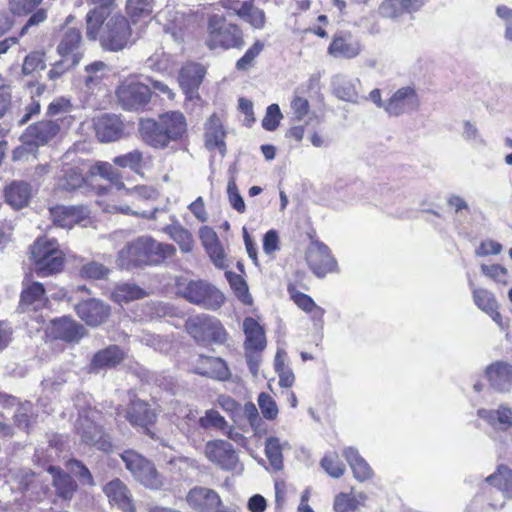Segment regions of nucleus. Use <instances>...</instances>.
Here are the masks:
<instances>
[{
	"label": "nucleus",
	"mask_w": 512,
	"mask_h": 512,
	"mask_svg": "<svg viewBox=\"0 0 512 512\" xmlns=\"http://www.w3.org/2000/svg\"><path fill=\"white\" fill-rule=\"evenodd\" d=\"M138 131L147 145L165 149L171 143L182 142L188 137V124L181 111L172 110L159 114L157 119H141Z\"/></svg>",
	"instance_id": "obj_1"
},
{
	"label": "nucleus",
	"mask_w": 512,
	"mask_h": 512,
	"mask_svg": "<svg viewBox=\"0 0 512 512\" xmlns=\"http://www.w3.org/2000/svg\"><path fill=\"white\" fill-rule=\"evenodd\" d=\"M27 255L32 272L39 278L53 277L65 270L67 256L56 238L38 236L29 245Z\"/></svg>",
	"instance_id": "obj_2"
},
{
	"label": "nucleus",
	"mask_w": 512,
	"mask_h": 512,
	"mask_svg": "<svg viewBox=\"0 0 512 512\" xmlns=\"http://www.w3.org/2000/svg\"><path fill=\"white\" fill-rule=\"evenodd\" d=\"M175 255L174 245L158 242L151 236L138 237L120 251V259L127 268L161 265Z\"/></svg>",
	"instance_id": "obj_3"
},
{
	"label": "nucleus",
	"mask_w": 512,
	"mask_h": 512,
	"mask_svg": "<svg viewBox=\"0 0 512 512\" xmlns=\"http://www.w3.org/2000/svg\"><path fill=\"white\" fill-rule=\"evenodd\" d=\"M204 44L210 51L241 50L245 46L244 30L222 14H210L206 20Z\"/></svg>",
	"instance_id": "obj_4"
},
{
	"label": "nucleus",
	"mask_w": 512,
	"mask_h": 512,
	"mask_svg": "<svg viewBox=\"0 0 512 512\" xmlns=\"http://www.w3.org/2000/svg\"><path fill=\"white\" fill-rule=\"evenodd\" d=\"M176 296L190 304L207 310H218L225 303V295L212 283L203 279H189L184 276L175 278Z\"/></svg>",
	"instance_id": "obj_5"
},
{
	"label": "nucleus",
	"mask_w": 512,
	"mask_h": 512,
	"mask_svg": "<svg viewBox=\"0 0 512 512\" xmlns=\"http://www.w3.org/2000/svg\"><path fill=\"white\" fill-rule=\"evenodd\" d=\"M185 330L194 341L202 346L224 344L228 333L219 319L208 314L189 317L184 324Z\"/></svg>",
	"instance_id": "obj_6"
},
{
	"label": "nucleus",
	"mask_w": 512,
	"mask_h": 512,
	"mask_svg": "<svg viewBox=\"0 0 512 512\" xmlns=\"http://www.w3.org/2000/svg\"><path fill=\"white\" fill-rule=\"evenodd\" d=\"M115 95L119 105L126 111H143L150 104L152 89L141 81V76L131 74L119 82Z\"/></svg>",
	"instance_id": "obj_7"
},
{
	"label": "nucleus",
	"mask_w": 512,
	"mask_h": 512,
	"mask_svg": "<svg viewBox=\"0 0 512 512\" xmlns=\"http://www.w3.org/2000/svg\"><path fill=\"white\" fill-rule=\"evenodd\" d=\"M47 343H62L75 346L88 336V330L71 315H62L51 319L44 329Z\"/></svg>",
	"instance_id": "obj_8"
},
{
	"label": "nucleus",
	"mask_w": 512,
	"mask_h": 512,
	"mask_svg": "<svg viewBox=\"0 0 512 512\" xmlns=\"http://www.w3.org/2000/svg\"><path fill=\"white\" fill-rule=\"evenodd\" d=\"M90 171V160L76 158L70 162H63L60 173L55 178L54 191L73 193L90 187Z\"/></svg>",
	"instance_id": "obj_9"
},
{
	"label": "nucleus",
	"mask_w": 512,
	"mask_h": 512,
	"mask_svg": "<svg viewBox=\"0 0 512 512\" xmlns=\"http://www.w3.org/2000/svg\"><path fill=\"white\" fill-rule=\"evenodd\" d=\"M305 279L306 273L302 270H297L294 273V280L287 284V292L293 303L308 315L313 326L318 330H322L324 327V316L326 311L324 308L319 306L311 296L299 290V288L309 290V286L305 283Z\"/></svg>",
	"instance_id": "obj_10"
},
{
	"label": "nucleus",
	"mask_w": 512,
	"mask_h": 512,
	"mask_svg": "<svg viewBox=\"0 0 512 512\" xmlns=\"http://www.w3.org/2000/svg\"><path fill=\"white\" fill-rule=\"evenodd\" d=\"M120 457L135 480L146 488L160 490L164 486V477L151 460L134 450H125Z\"/></svg>",
	"instance_id": "obj_11"
},
{
	"label": "nucleus",
	"mask_w": 512,
	"mask_h": 512,
	"mask_svg": "<svg viewBox=\"0 0 512 512\" xmlns=\"http://www.w3.org/2000/svg\"><path fill=\"white\" fill-rule=\"evenodd\" d=\"M124 417L137 431L150 439L155 440L158 438L154 431L158 416L147 401L134 395L125 408Z\"/></svg>",
	"instance_id": "obj_12"
},
{
	"label": "nucleus",
	"mask_w": 512,
	"mask_h": 512,
	"mask_svg": "<svg viewBox=\"0 0 512 512\" xmlns=\"http://www.w3.org/2000/svg\"><path fill=\"white\" fill-rule=\"evenodd\" d=\"M94 414L100 413L93 410L79 416L76 424V434L84 444L109 453L113 449L111 437L105 432L103 426L95 422Z\"/></svg>",
	"instance_id": "obj_13"
},
{
	"label": "nucleus",
	"mask_w": 512,
	"mask_h": 512,
	"mask_svg": "<svg viewBox=\"0 0 512 512\" xmlns=\"http://www.w3.org/2000/svg\"><path fill=\"white\" fill-rule=\"evenodd\" d=\"M74 19L73 15L66 18L59 31L57 44V53L70 64V67L77 66L83 57L81 28L70 26Z\"/></svg>",
	"instance_id": "obj_14"
},
{
	"label": "nucleus",
	"mask_w": 512,
	"mask_h": 512,
	"mask_svg": "<svg viewBox=\"0 0 512 512\" xmlns=\"http://www.w3.org/2000/svg\"><path fill=\"white\" fill-rule=\"evenodd\" d=\"M131 24V21L122 14L111 16L103 27L102 46L114 52L124 49L132 36Z\"/></svg>",
	"instance_id": "obj_15"
},
{
	"label": "nucleus",
	"mask_w": 512,
	"mask_h": 512,
	"mask_svg": "<svg viewBox=\"0 0 512 512\" xmlns=\"http://www.w3.org/2000/svg\"><path fill=\"white\" fill-rule=\"evenodd\" d=\"M32 273H26L22 280L18 309L22 313H36L48 308L50 300L43 283L33 280Z\"/></svg>",
	"instance_id": "obj_16"
},
{
	"label": "nucleus",
	"mask_w": 512,
	"mask_h": 512,
	"mask_svg": "<svg viewBox=\"0 0 512 512\" xmlns=\"http://www.w3.org/2000/svg\"><path fill=\"white\" fill-rule=\"evenodd\" d=\"M305 261L318 278L339 271L336 258L324 242H315L313 246H308L305 251Z\"/></svg>",
	"instance_id": "obj_17"
},
{
	"label": "nucleus",
	"mask_w": 512,
	"mask_h": 512,
	"mask_svg": "<svg viewBox=\"0 0 512 512\" xmlns=\"http://www.w3.org/2000/svg\"><path fill=\"white\" fill-rule=\"evenodd\" d=\"M80 320L90 328H97L108 322L111 317V306L98 298L82 299L74 306Z\"/></svg>",
	"instance_id": "obj_18"
},
{
	"label": "nucleus",
	"mask_w": 512,
	"mask_h": 512,
	"mask_svg": "<svg viewBox=\"0 0 512 512\" xmlns=\"http://www.w3.org/2000/svg\"><path fill=\"white\" fill-rule=\"evenodd\" d=\"M185 501L194 512H228L218 492L204 486L192 487L187 492Z\"/></svg>",
	"instance_id": "obj_19"
},
{
	"label": "nucleus",
	"mask_w": 512,
	"mask_h": 512,
	"mask_svg": "<svg viewBox=\"0 0 512 512\" xmlns=\"http://www.w3.org/2000/svg\"><path fill=\"white\" fill-rule=\"evenodd\" d=\"M204 454L210 462L225 471H234L239 465V458L233 445L225 440L208 441Z\"/></svg>",
	"instance_id": "obj_20"
},
{
	"label": "nucleus",
	"mask_w": 512,
	"mask_h": 512,
	"mask_svg": "<svg viewBox=\"0 0 512 512\" xmlns=\"http://www.w3.org/2000/svg\"><path fill=\"white\" fill-rule=\"evenodd\" d=\"M363 45L350 31L340 30L333 34L327 53L335 59L351 60L361 55Z\"/></svg>",
	"instance_id": "obj_21"
},
{
	"label": "nucleus",
	"mask_w": 512,
	"mask_h": 512,
	"mask_svg": "<svg viewBox=\"0 0 512 512\" xmlns=\"http://www.w3.org/2000/svg\"><path fill=\"white\" fill-rule=\"evenodd\" d=\"M49 215L54 225L72 228L90 217V209L83 204L70 206L58 204L49 208Z\"/></svg>",
	"instance_id": "obj_22"
},
{
	"label": "nucleus",
	"mask_w": 512,
	"mask_h": 512,
	"mask_svg": "<svg viewBox=\"0 0 512 512\" xmlns=\"http://www.w3.org/2000/svg\"><path fill=\"white\" fill-rule=\"evenodd\" d=\"M32 197V185L25 180H12L6 183L2 189L4 203L14 211L28 207Z\"/></svg>",
	"instance_id": "obj_23"
},
{
	"label": "nucleus",
	"mask_w": 512,
	"mask_h": 512,
	"mask_svg": "<svg viewBox=\"0 0 512 512\" xmlns=\"http://www.w3.org/2000/svg\"><path fill=\"white\" fill-rule=\"evenodd\" d=\"M192 371L197 375L218 381L224 382L231 379V371L226 361L220 357L199 354L194 361Z\"/></svg>",
	"instance_id": "obj_24"
},
{
	"label": "nucleus",
	"mask_w": 512,
	"mask_h": 512,
	"mask_svg": "<svg viewBox=\"0 0 512 512\" xmlns=\"http://www.w3.org/2000/svg\"><path fill=\"white\" fill-rule=\"evenodd\" d=\"M94 131L97 139L102 143L117 141L125 135V124L120 116L115 114H102L94 119Z\"/></svg>",
	"instance_id": "obj_25"
},
{
	"label": "nucleus",
	"mask_w": 512,
	"mask_h": 512,
	"mask_svg": "<svg viewBox=\"0 0 512 512\" xmlns=\"http://www.w3.org/2000/svg\"><path fill=\"white\" fill-rule=\"evenodd\" d=\"M126 358V353L122 347L117 344H111L96 351L90 362H89V372L98 373L103 370L115 369Z\"/></svg>",
	"instance_id": "obj_26"
},
{
	"label": "nucleus",
	"mask_w": 512,
	"mask_h": 512,
	"mask_svg": "<svg viewBox=\"0 0 512 512\" xmlns=\"http://www.w3.org/2000/svg\"><path fill=\"white\" fill-rule=\"evenodd\" d=\"M199 238L214 266L221 270L226 269L228 267L227 254L213 228L209 226L201 227L199 230Z\"/></svg>",
	"instance_id": "obj_27"
},
{
	"label": "nucleus",
	"mask_w": 512,
	"mask_h": 512,
	"mask_svg": "<svg viewBox=\"0 0 512 512\" xmlns=\"http://www.w3.org/2000/svg\"><path fill=\"white\" fill-rule=\"evenodd\" d=\"M420 100L415 88L401 87L385 102V111L392 116H399L409 110L417 109Z\"/></svg>",
	"instance_id": "obj_28"
},
{
	"label": "nucleus",
	"mask_w": 512,
	"mask_h": 512,
	"mask_svg": "<svg viewBox=\"0 0 512 512\" xmlns=\"http://www.w3.org/2000/svg\"><path fill=\"white\" fill-rule=\"evenodd\" d=\"M103 492L111 506L117 507L122 512H136L132 493L119 478L107 482L103 487Z\"/></svg>",
	"instance_id": "obj_29"
},
{
	"label": "nucleus",
	"mask_w": 512,
	"mask_h": 512,
	"mask_svg": "<svg viewBox=\"0 0 512 512\" xmlns=\"http://www.w3.org/2000/svg\"><path fill=\"white\" fill-rule=\"evenodd\" d=\"M63 130L61 124L52 119H42L26 129L25 135L36 146H42L56 138Z\"/></svg>",
	"instance_id": "obj_30"
},
{
	"label": "nucleus",
	"mask_w": 512,
	"mask_h": 512,
	"mask_svg": "<svg viewBox=\"0 0 512 512\" xmlns=\"http://www.w3.org/2000/svg\"><path fill=\"white\" fill-rule=\"evenodd\" d=\"M485 377L490 386L498 392H508L512 386V364L495 361L486 367Z\"/></svg>",
	"instance_id": "obj_31"
},
{
	"label": "nucleus",
	"mask_w": 512,
	"mask_h": 512,
	"mask_svg": "<svg viewBox=\"0 0 512 512\" xmlns=\"http://www.w3.org/2000/svg\"><path fill=\"white\" fill-rule=\"evenodd\" d=\"M427 0H383L379 6L385 18L398 19L405 14H413L421 10Z\"/></svg>",
	"instance_id": "obj_32"
},
{
	"label": "nucleus",
	"mask_w": 512,
	"mask_h": 512,
	"mask_svg": "<svg viewBox=\"0 0 512 512\" xmlns=\"http://www.w3.org/2000/svg\"><path fill=\"white\" fill-rule=\"evenodd\" d=\"M245 334V352H262L266 348L264 328L253 317H246L243 321Z\"/></svg>",
	"instance_id": "obj_33"
},
{
	"label": "nucleus",
	"mask_w": 512,
	"mask_h": 512,
	"mask_svg": "<svg viewBox=\"0 0 512 512\" xmlns=\"http://www.w3.org/2000/svg\"><path fill=\"white\" fill-rule=\"evenodd\" d=\"M206 68L201 63L187 62L179 71V84L185 93L199 89L206 75Z\"/></svg>",
	"instance_id": "obj_34"
},
{
	"label": "nucleus",
	"mask_w": 512,
	"mask_h": 512,
	"mask_svg": "<svg viewBox=\"0 0 512 512\" xmlns=\"http://www.w3.org/2000/svg\"><path fill=\"white\" fill-rule=\"evenodd\" d=\"M74 110L75 107L69 99L59 97L48 105L47 115L53 118V121L59 122L61 129L66 131L76 120L75 115H73Z\"/></svg>",
	"instance_id": "obj_35"
},
{
	"label": "nucleus",
	"mask_w": 512,
	"mask_h": 512,
	"mask_svg": "<svg viewBox=\"0 0 512 512\" xmlns=\"http://www.w3.org/2000/svg\"><path fill=\"white\" fill-rule=\"evenodd\" d=\"M205 145L208 149L225 148L226 131L222 119L216 113L210 115L205 123Z\"/></svg>",
	"instance_id": "obj_36"
},
{
	"label": "nucleus",
	"mask_w": 512,
	"mask_h": 512,
	"mask_svg": "<svg viewBox=\"0 0 512 512\" xmlns=\"http://www.w3.org/2000/svg\"><path fill=\"white\" fill-rule=\"evenodd\" d=\"M472 296L475 305L488 314L500 327H503V319L498 310V302L493 293L487 289L475 288L472 291Z\"/></svg>",
	"instance_id": "obj_37"
},
{
	"label": "nucleus",
	"mask_w": 512,
	"mask_h": 512,
	"mask_svg": "<svg viewBox=\"0 0 512 512\" xmlns=\"http://www.w3.org/2000/svg\"><path fill=\"white\" fill-rule=\"evenodd\" d=\"M343 456L351 467L353 476L359 482L370 480L374 472L365 459L353 447H347L343 450Z\"/></svg>",
	"instance_id": "obj_38"
},
{
	"label": "nucleus",
	"mask_w": 512,
	"mask_h": 512,
	"mask_svg": "<svg viewBox=\"0 0 512 512\" xmlns=\"http://www.w3.org/2000/svg\"><path fill=\"white\" fill-rule=\"evenodd\" d=\"M485 481L499 490L504 497L512 499V469L508 465H498L494 473L487 476Z\"/></svg>",
	"instance_id": "obj_39"
},
{
	"label": "nucleus",
	"mask_w": 512,
	"mask_h": 512,
	"mask_svg": "<svg viewBox=\"0 0 512 512\" xmlns=\"http://www.w3.org/2000/svg\"><path fill=\"white\" fill-rule=\"evenodd\" d=\"M48 472L53 476V485L57 494L63 499L70 500L78 488L76 481L56 466H49Z\"/></svg>",
	"instance_id": "obj_40"
},
{
	"label": "nucleus",
	"mask_w": 512,
	"mask_h": 512,
	"mask_svg": "<svg viewBox=\"0 0 512 512\" xmlns=\"http://www.w3.org/2000/svg\"><path fill=\"white\" fill-rule=\"evenodd\" d=\"M156 0H127L125 4L126 17L132 24H137L149 18L153 13Z\"/></svg>",
	"instance_id": "obj_41"
},
{
	"label": "nucleus",
	"mask_w": 512,
	"mask_h": 512,
	"mask_svg": "<svg viewBox=\"0 0 512 512\" xmlns=\"http://www.w3.org/2000/svg\"><path fill=\"white\" fill-rule=\"evenodd\" d=\"M90 168L91 180L98 175L118 189L124 187L122 174L114 168L113 164L106 161H96L94 163L90 161Z\"/></svg>",
	"instance_id": "obj_42"
},
{
	"label": "nucleus",
	"mask_w": 512,
	"mask_h": 512,
	"mask_svg": "<svg viewBox=\"0 0 512 512\" xmlns=\"http://www.w3.org/2000/svg\"><path fill=\"white\" fill-rule=\"evenodd\" d=\"M163 232L176 242L182 253H190L194 248L192 233L180 224H170L163 228Z\"/></svg>",
	"instance_id": "obj_43"
},
{
	"label": "nucleus",
	"mask_w": 512,
	"mask_h": 512,
	"mask_svg": "<svg viewBox=\"0 0 512 512\" xmlns=\"http://www.w3.org/2000/svg\"><path fill=\"white\" fill-rule=\"evenodd\" d=\"M239 19L253 30H263L268 22L264 9L257 6L255 0H250Z\"/></svg>",
	"instance_id": "obj_44"
},
{
	"label": "nucleus",
	"mask_w": 512,
	"mask_h": 512,
	"mask_svg": "<svg viewBox=\"0 0 512 512\" xmlns=\"http://www.w3.org/2000/svg\"><path fill=\"white\" fill-rule=\"evenodd\" d=\"M225 277L232 289L235 297L244 305L251 306L253 298L249 293V287L243 276L232 271H226Z\"/></svg>",
	"instance_id": "obj_45"
},
{
	"label": "nucleus",
	"mask_w": 512,
	"mask_h": 512,
	"mask_svg": "<svg viewBox=\"0 0 512 512\" xmlns=\"http://www.w3.org/2000/svg\"><path fill=\"white\" fill-rule=\"evenodd\" d=\"M145 296V291L138 285L123 283L113 289L111 299L118 304H122L142 299Z\"/></svg>",
	"instance_id": "obj_46"
},
{
	"label": "nucleus",
	"mask_w": 512,
	"mask_h": 512,
	"mask_svg": "<svg viewBox=\"0 0 512 512\" xmlns=\"http://www.w3.org/2000/svg\"><path fill=\"white\" fill-rule=\"evenodd\" d=\"M109 13L99 8H93L86 14V36L89 40H96Z\"/></svg>",
	"instance_id": "obj_47"
},
{
	"label": "nucleus",
	"mask_w": 512,
	"mask_h": 512,
	"mask_svg": "<svg viewBox=\"0 0 512 512\" xmlns=\"http://www.w3.org/2000/svg\"><path fill=\"white\" fill-rule=\"evenodd\" d=\"M264 43L256 39L245 53L236 61L235 69L240 72H246L256 65V60L264 50Z\"/></svg>",
	"instance_id": "obj_48"
},
{
	"label": "nucleus",
	"mask_w": 512,
	"mask_h": 512,
	"mask_svg": "<svg viewBox=\"0 0 512 512\" xmlns=\"http://www.w3.org/2000/svg\"><path fill=\"white\" fill-rule=\"evenodd\" d=\"M308 88L299 87L294 91L290 107L295 119L303 120L310 111V103L307 98Z\"/></svg>",
	"instance_id": "obj_49"
},
{
	"label": "nucleus",
	"mask_w": 512,
	"mask_h": 512,
	"mask_svg": "<svg viewBox=\"0 0 512 512\" xmlns=\"http://www.w3.org/2000/svg\"><path fill=\"white\" fill-rule=\"evenodd\" d=\"M283 447L279 438L270 436L265 441V455L270 465L275 470H280L283 467Z\"/></svg>",
	"instance_id": "obj_50"
},
{
	"label": "nucleus",
	"mask_w": 512,
	"mask_h": 512,
	"mask_svg": "<svg viewBox=\"0 0 512 512\" xmlns=\"http://www.w3.org/2000/svg\"><path fill=\"white\" fill-rule=\"evenodd\" d=\"M113 164L120 168H130L132 171L139 173L144 167L143 153L136 149L116 156L113 158Z\"/></svg>",
	"instance_id": "obj_51"
},
{
	"label": "nucleus",
	"mask_w": 512,
	"mask_h": 512,
	"mask_svg": "<svg viewBox=\"0 0 512 512\" xmlns=\"http://www.w3.org/2000/svg\"><path fill=\"white\" fill-rule=\"evenodd\" d=\"M479 416L487 419L491 423L496 421V423L502 425L504 429L512 426V409L504 405H500L496 410H480Z\"/></svg>",
	"instance_id": "obj_52"
},
{
	"label": "nucleus",
	"mask_w": 512,
	"mask_h": 512,
	"mask_svg": "<svg viewBox=\"0 0 512 512\" xmlns=\"http://www.w3.org/2000/svg\"><path fill=\"white\" fill-rule=\"evenodd\" d=\"M321 467L332 478H340L345 473V465L339 459L336 452H330L324 455L320 462Z\"/></svg>",
	"instance_id": "obj_53"
},
{
	"label": "nucleus",
	"mask_w": 512,
	"mask_h": 512,
	"mask_svg": "<svg viewBox=\"0 0 512 512\" xmlns=\"http://www.w3.org/2000/svg\"><path fill=\"white\" fill-rule=\"evenodd\" d=\"M109 273V268L96 261L85 263L79 269V276L87 280H102L107 278Z\"/></svg>",
	"instance_id": "obj_54"
},
{
	"label": "nucleus",
	"mask_w": 512,
	"mask_h": 512,
	"mask_svg": "<svg viewBox=\"0 0 512 512\" xmlns=\"http://www.w3.org/2000/svg\"><path fill=\"white\" fill-rule=\"evenodd\" d=\"M198 424L203 429L215 428L225 431L228 428L225 418L215 409L207 410L205 415L198 419Z\"/></svg>",
	"instance_id": "obj_55"
},
{
	"label": "nucleus",
	"mask_w": 512,
	"mask_h": 512,
	"mask_svg": "<svg viewBox=\"0 0 512 512\" xmlns=\"http://www.w3.org/2000/svg\"><path fill=\"white\" fill-rule=\"evenodd\" d=\"M257 402L261 410L262 416L266 420L273 421L278 417V406L270 394L266 392H261L258 395Z\"/></svg>",
	"instance_id": "obj_56"
},
{
	"label": "nucleus",
	"mask_w": 512,
	"mask_h": 512,
	"mask_svg": "<svg viewBox=\"0 0 512 512\" xmlns=\"http://www.w3.org/2000/svg\"><path fill=\"white\" fill-rule=\"evenodd\" d=\"M45 54L44 52L32 51L30 52L23 61L22 73L24 75H31L36 71L45 69Z\"/></svg>",
	"instance_id": "obj_57"
},
{
	"label": "nucleus",
	"mask_w": 512,
	"mask_h": 512,
	"mask_svg": "<svg viewBox=\"0 0 512 512\" xmlns=\"http://www.w3.org/2000/svg\"><path fill=\"white\" fill-rule=\"evenodd\" d=\"M105 68L106 65L102 61H95L87 65L85 68L87 75L84 81L86 87L93 88L99 85L103 80Z\"/></svg>",
	"instance_id": "obj_58"
},
{
	"label": "nucleus",
	"mask_w": 512,
	"mask_h": 512,
	"mask_svg": "<svg viewBox=\"0 0 512 512\" xmlns=\"http://www.w3.org/2000/svg\"><path fill=\"white\" fill-rule=\"evenodd\" d=\"M360 505V501L351 493H339L335 496L333 509L335 512H352Z\"/></svg>",
	"instance_id": "obj_59"
},
{
	"label": "nucleus",
	"mask_w": 512,
	"mask_h": 512,
	"mask_svg": "<svg viewBox=\"0 0 512 512\" xmlns=\"http://www.w3.org/2000/svg\"><path fill=\"white\" fill-rule=\"evenodd\" d=\"M43 0H9V9L17 16H27L32 13Z\"/></svg>",
	"instance_id": "obj_60"
},
{
	"label": "nucleus",
	"mask_w": 512,
	"mask_h": 512,
	"mask_svg": "<svg viewBox=\"0 0 512 512\" xmlns=\"http://www.w3.org/2000/svg\"><path fill=\"white\" fill-rule=\"evenodd\" d=\"M283 115L278 104H271L267 107L266 114L262 119V127L267 131H274L278 128Z\"/></svg>",
	"instance_id": "obj_61"
},
{
	"label": "nucleus",
	"mask_w": 512,
	"mask_h": 512,
	"mask_svg": "<svg viewBox=\"0 0 512 512\" xmlns=\"http://www.w3.org/2000/svg\"><path fill=\"white\" fill-rule=\"evenodd\" d=\"M482 273L493 281L507 285V269L500 264L481 265Z\"/></svg>",
	"instance_id": "obj_62"
},
{
	"label": "nucleus",
	"mask_w": 512,
	"mask_h": 512,
	"mask_svg": "<svg viewBox=\"0 0 512 512\" xmlns=\"http://www.w3.org/2000/svg\"><path fill=\"white\" fill-rule=\"evenodd\" d=\"M227 194L233 209H235L238 213H244L246 211L245 202L238 191V187L234 178H231L228 182Z\"/></svg>",
	"instance_id": "obj_63"
},
{
	"label": "nucleus",
	"mask_w": 512,
	"mask_h": 512,
	"mask_svg": "<svg viewBox=\"0 0 512 512\" xmlns=\"http://www.w3.org/2000/svg\"><path fill=\"white\" fill-rule=\"evenodd\" d=\"M249 1L250 0H219V5L228 15L239 18Z\"/></svg>",
	"instance_id": "obj_64"
}]
</instances>
